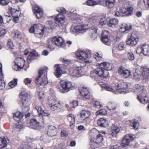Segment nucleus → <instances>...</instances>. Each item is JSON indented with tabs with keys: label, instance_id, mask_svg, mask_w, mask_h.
I'll use <instances>...</instances> for the list:
<instances>
[{
	"label": "nucleus",
	"instance_id": "nucleus-1",
	"mask_svg": "<svg viewBox=\"0 0 149 149\" xmlns=\"http://www.w3.org/2000/svg\"><path fill=\"white\" fill-rule=\"evenodd\" d=\"M100 67L91 71L90 75L91 77H95L98 76L102 78H108L109 75L108 70H111L112 64L110 63L104 62L100 64Z\"/></svg>",
	"mask_w": 149,
	"mask_h": 149
},
{
	"label": "nucleus",
	"instance_id": "nucleus-2",
	"mask_svg": "<svg viewBox=\"0 0 149 149\" xmlns=\"http://www.w3.org/2000/svg\"><path fill=\"white\" fill-rule=\"evenodd\" d=\"M149 78V68L139 67L134 73V79L137 81Z\"/></svg>",
	"mask_w": 149,
	"mask_h": 149
},
{
	"label": "nucleus",
	"instance_id": "nucleus-3",
	"mask_svg": "<svg viewBox=\"0 0 149 149\" xmlns=\"http://www.w3.org/2000/svg\"><path fill=\"white\" fill-rule=\"evenodd\" d=\"M76 55L77 58L83 62L84 65L92 62V61L90 59L91 57V53L89 50L86 51L78 50L76 52Z\"/></svg>",
	"mask_w": 149,
	"mask_h": 149
},
{
	"label": "nucleus",
	"instance_id": "nucleus-4",
	"mask_svg": "<svg viewBox=\"0 0 149 149\" xmlns=\"http://www.w3.org/2000/svg\"><path fill=\"white\" fill-rule=\"evenodd\" d=\"M64 45L63 39L61 37L56 36L48 40L47 46L50 49L53 50L55 49V46L63 47Z\"/></svg>",
	"mask_w": 149,
	"mask_h": 149
},
{
	"label": "nucleus",
	"instance_id": "nucleus-5",
	"mask_svg": "<svg viewBox=\"0 0 149 149\" xmlns=\"http://www.w3.org/2000/svg\"><path fill=\"white\" fill-rule=\"evenodd\" d=\"M135 91L137 94V99L141 103L144 104L147 102L148 99L146 97L147 92L143 86L137 85L136 86Z\"/></svg>",
	"mask_w": 149,
	"mask_h": 149
},
{
	"label": "nucleus",
	"instance_id": "nucleus-6",
	"mask_svg": "<svg viewBox=\"0 0 149 149\" xmlns=\"http://www.w3.org/2000/svg\"><path fill=\"white\" fill-rule=\"evenodd\" d=\"M45 122L43 117L36 116L31 119L29 127L34 129H39L43 127Z\"/></svg>",
	"mask_w": 149,
	"mask_h": 149
},
{
	"label": "nucleus",
	"instance_id": "nucleus-7",
	"mask_svg": "<svg viewBox=\"0 0 149 149\" xmlns=\"http://www.w3.org/2000/svg\"><path fill=\"white\" fill-rule=\"evenodd\" d=\"M47 69L48 68L45 67L40 71L39 76L36 78L35 81L37 85H46L48 84L47 78Z\"/></svg>",
	"mask_w": 149,
	"mask_h": 149
},
{
	"label": "nucleus",
	"instance_id": "nucleus-8",
	"mask_svg": "<svg viewBox=\"0 0 149 149\" xmlns=\"http://www.w3.org/2000/svg\"><path fill=\"white\" fill-rule=\"evenodd\" d=\"M21 94L22 97H21L22 98L19 104L24 110V111H26L27 112V111L29 110V106L30 104L28 98L30 97V94L28 93L22 92L21 93Z\"/></svg>",
	"mask_w": 149,
	"mask_h": 149
},
{
	"label": "nucleus",
	"instance_id": "nucleus-9",
	"mask_svg": "<svg viewBox=\"0 0 149 149\" xmlns=\"http://www.w3.org/2000/svg\"><path fill=\"white\" fill-rule=\"evenodd\" d=\"M85 72V67L81 65L74 66L69 70L70 74L72 76L79 77L83 75Z\"/></svg>",
	"mask_w": 149,
	"mask_h": 149
},
{
	"label": "nucleus",
	"instance_id": "nucleus-10",
	"mask_svg": "<svg viewBox=\"0 0 149 149\" xmlns=\"http://www.w3.org/2000/svg\"><path fill=\"white\" fill-rule=\"evenodd\" d=\"M41 27L40 25L34 24L31 27L29 31L30 33H34L35 36L38 38H41L43 36L45 30L44 28Z\"/></svg>",
	"mask_w": 149,
	"mask_h": 149
},
{
	"label": "nucleus",
	"instance_id": "nucleus-11",
	"mask_svg": "<svg viewBox=\"0 0 149 149\" xmlns=\"http://www.w3.org/2000/svg\"><path fill=\"white\" fill-rule=\"evenodd\" d=\"M48 104L51 109L53 111L60 109L62 107V104L52 97L49 98Z\"/></svg>",
	"mask_w": 149,
	"mask_h": 149
},
{
	"label": "nucleus",
	"instance_id": "nucleus-12",
	"mask_svg": "<svg viewBox=\"0 0 149 149\" xmlns=\"http://www.w3.org/2000/svg\"><path fill=\"white\" fill-rule=\"evenodd\" d=\"M60 85L63 90L62 91L63 93L67 92L74 88V86L70 82L65 80L61 81L60 82Z\"/></svg>",
	"mask_w": 149,
	"mask_h": 149
},
{
	"label": "nucleus",
	"instance_id": "nucleus-13",
	"mask_svg": "<svg viewBox=\"0 0 149 149\" xmlns=\"http://www.w3.org/2000/svg\"><path fill=\"white\" fill-rule=\"evenodd\" d=\"M79 91L81 95L83 100H89L91 97L89 89L87 88L84 87H80Z\"/></svg>",
	"mask_w": 149,
	"mask_h": 149
},
{
	"label": "nucleus",
	"instance_id": "nucleus-14",
	"mask_svg": "<svg viewBox=\"0 0 149 149\" xmlns=\"http://www.w3.org/2000/svg\"><path fill=\"white\" fill-rule=\"evenodd\" d=\"M139 36L135 32L132 33L131 36L126 41L127 45L133 46L137 44L139 41Z\"/></svg>",
	"mask_w": 149,
	"mask_h": 149
},
{
	"label": "nucleus",
	"instance_id": "nucleus-15",
	"mask_svg": "<svg viewBox=\"0 0 149 149\" xmlns=\"http://www.w3.org/2000/svg\"><path fill=\"white\" fill-rule=\"evenodd\" d=\"M134 138L131 134H127L123 137L120 144L121 146L125 147L129 145L130 142L133 140Z\"/></svg>",
	"mask_w": 149,
	"mask_h": 149
},
{
	"label": "nucleus",
	"instance_id": "nucleus-16",
	"mask_svg": "<svg viewBox=\"0 0 149 149\" xmlns=\"http://www.w3.org/2000/svg\"><path fill=\"white\" fill-rule=\"evenodd\" d=\"M136 53H142L145 55L149 54V45L143 44L140 45L137 48Z\"/></svg>",
	"mask_w": 149,
	"mask_h": 149
},
{
	"label": "nucleus",
	"instance_id": "nucleus-17",
	"mask_svg": "<svg viewBox=\"0 0 149 149\" xmlns=\"http://www.w3.org/2000/svg\"><path fill=\"white\" fill-rule=\"evenodd\" d=\"M110 33L107 31L104 30L102 33L101 40L102 42L105 45H109L111 42L109 39Z\"/></svg>",
	"mask_w": 149,
	"mask_h": 149
},
{
	"label": "nucleus",
	"instance_id": "nucleus-18",
	"mask_svg": "<svg viewBox=\"0 0 149 149\" xmlns=\"http://www.w3.org/2000/svg\"><path fill=\"white\" fill-rule=\"evenodd\" d=\"M24 59L21 58H17L15 61V65L13 68L16 70L21 69L24 65Z\"/></svg>",
	"mask_w": 149,
	"mask_h": 149
},
{
	"label": "nucleus",
	"instance_id": "nucleus-19",
	"mask_svg": "<svg viewBox=\"0 0 149 149\" xmlns=\"http://www.w3.org/2000/svg\"><path fill=\"white\" fill-rule=\"evenodd\" d=\"M88 28V26L86 25L79 24L72 27L71 29L74 32L82 33L85 32Z\"/></svg>",
	"mask_w": 149,
	"mask_h": 149
},
{
	"label": "nucleus",
	"instance_id": "nucleus-20",
	"mask_svg": "<svg viewBox=\"0 0 149 149\" xmlns=\"http://www.w3.org/2000/svg\"><path fill=\"white\" fill-rule=\"evenodd\" d=\"M133 8L132 7L126 8L122 6L120 9V11L122 13L123 16H128L131 15L133 12Z\"/></svg>",
	"mask_w": 149,
	"mask_h": 149
},
{
	"label": "nucleus",
	"instance_id": "nucleus-21",
	"mask_svg": "<svg viewBox=\"0 0 149 149\" xmlns=\"http://www.w3.org/2000/svg\"><path fill=\"white\" fill-rule=\"evenodd\" d=\"M103 138L101 134H99L97 135L96 137L91 140V147L92 148V146L94 144H99L101 143L103 141Z\"/></svg>",
	"mask_w": 149,
	"mask_h": 149
},
{
	"label": "nucleus",
	"instance_id": "nucleus-22",
	"mask_svg": "<svg viewBox=\"0 0 149 149\" xmlns=\"http://www.w3.org/2000/svg\"><path fill=\"white\" fill-rule=\"evenodd\" d=\"M128 85L125 83H119L117 86L116 93H122L125 92V90L127 88Z\"/></svg>",
	"mask_w": 149,
	"mask_h": 149
},
{
	"label": "nucleus",
	"instance_id": "nucleus-23",
	"mask_svg": "<svg viewBox=\"0 0 149 149\" xmlns=\"http://www.w3.org/2000/svg\"><path fill=\"white\" fill-rule=\"evenodd\" d=\"M101 5L107 6L108 8H112L114 6L115 0H100Z\"/></svg>",
	"mask_w": 149,
	"mask_h": 149
},
{
	"label": "nucleus",
	"instance_id": "nucleus-24",
	"mask_svg": "<svg viewBox=\"0 0 149 149\" xmlns=\"http://www.w3.org/2000/svg\"><path fill=\"white\" fill-rule=\"evenodd\" d=\"M131 25H128L126 24L123 23L120 26L119 31L121 32H125L126 33L128 32L132 29Z\"/></svg>",
	"mask_w": 149,
	"mask_h": 149
},
{
	"label": "nucleus",
	"instance_id": "nucleus-25",
	"mask_svg": "<svg viewBox=\"0 0 149 149\" xmlns=\"http://www.w3.org/2000/svg\"><path fill=\"white\" fill-rule=\"evenodd\" d=\"M68 120L70 122V127L71 129H73L75 125V117L74 115L69 114L67 116Z\"/></svg>",
	"mask_w": 149,
	"mask_h": 149
},
{
	"label": "nucleus",
	"instance_id": "nucleus-26",
	"mask_svg": "<svg viewBox=\"0 0 149 149\" xmlns=\"http://www.w3.org/2000/svg\"><path fill=\"white\" fill-rule=\"evenodd\" d=\"M38 19L40 18L43 15V12L42 10L38 6H36L34 8V12Z\"/></svg>",
	"mask_w": 149,
	"mask_h": 149
},
{
	"label": "nucleus",
	"instance_id": "nucleus-27",
	"mask_svg": "<svg viewBox=\"0 0 149 149\" xmlns=\"http://www.w3.org/2000/svg\"><path fill=\"white\" fill-rule=\"evenodd\" d=\"M35 108L37 110L39 114L37 116H39L40 117H43L44 116H47L50 115L49 113L45 111L39 106H36Z\"/></svg>",
	"mask_w": 149,
	"mask_h": 149
},
{
	"label": "nucleus",
	"instance_id": "nucleus-28",
	"mask_svg": "<svg viewBox=\"0 0 149 149\" xmlns=\"http://www.w3.org/2000/svg\"><path fill=\"white\" fill-rule=\"evenodd\" d=\"M97 29L95 27L92 26L89 29V38L92 40H95L97 37L96 31Z\"/></svg>",
	"mask_w": 149,
	"mask_h": 149
},
{
	"label": "nucleus",
	"instance_id": "nucleus-29",
	"mask_svg": "<svg viewBox=\"0 0 149 149\" xmlns=\"http://www.w3.org/2000/svg\"><path fill=\"white\" fill-rule=\"evenodd\" d=\"M55 19L56 24H63L64 22L65 17L62 14H58L55 17Z\"/></svg>",
	"mask_w": 149,
	"mask_h": 149
},
{
	"label": "nucleus",
	"instance_id": "nucleus-30",
	"mask_svg": "<svg viewBox=\"0 0 149 149\" xmlns=\"http://www.w3.org/2000/svg\"><path fill=\"white\" fill-rule=\"evenodd\" d=\"M47 133L49 136H52L56 135L57 131L56 127L53 126H50L49 127Z\"/></svg>",
	"mask_w": 149,
	"mask_h": 149
},
{
	"label": "nucleus",
	"instance_id": "nucleus-31",
	"mask_svg": "<svg viewBox=\"0 0 149 149\" xmlns=\"http://www.w3.org/2000/svg\"><path fill=\"white\" fill-rule=\"evenodd\" d=\"M23 116V113L20 111H17L13 113V118L17 121H21Z\"/></svg>",
	"mask_w": 149,
	"mask_h": 149
},
{
	"label": "nucleus",
	"instance_id": "nucleus-32",
	"mask_svg": "<svg viewBox=\"0 0 149 149\" xmlns=\"http://www.w3.org/2000/svg\"><path fill=\"white\" fill-rule=\"evenodd\" d=\"M120 131V129L119 127L113 125L111 128V135L113 137H115Z\"/></svg>",
	"mask_w": 149,
	"mask_h": 149
},
{
	"label": "nucleus",
	"instance_id": "nucleus-33",
	"mask_svg": "<svg viewBox=\"0 0 149 149\" xmlns=\"http://www.w3.org/2000/svg\"><path fill=\"white\" fill-rule=\"evenodd\" d=\"M90 114V112L88 110H83L81 111L80 118L84 120L87 118Z\"/></svg>",
	"mask_w": 149,
	"mask_h": 149
},
{
	"label": "nucleus",
	"instance_id": "nucleus-34",
	"mask_svg": "<svg viewBox=\"0 0 149 149\" xmlns=\"http://www.w3.org/2000/svg\"><path fill=\"white\" fill-rule=\"evenodd\" d=\"M54 68L55 69V75L58 78L60 77L62 74V71L60 68L59 65L58 64L54 66Z\"/></svg>",
	"mask_w": 149,
	"mask_h": 149
},
{
	"label": "nucleus",
	"instance_id": "nucleus-35",
	"mask_svg": "<svg viewBox=\"0 0 149 149\" xmlns=\"http://www.w3.org/2000/svg\"><path fill=\"white\" fill-rule=\"evenodd\" d=\"M97 124L99 126L105 127L108 125V121L106 119L100 118L97 121Z\"/></svg>",
	"mask_w": 149,
	"mask_h": 149
},
{
	"label": "nucleus",
	"instance_id": "nucleus-36",
	"mask_svg": "<svg viewBox=\"0 0 149 149\" xmlns=\"http://www.w3.org/2000/svg\"><path fill=\"white\" fill-rule=\"evenodd\" d=\"M118 21V19L113 18L110 19L108 23L109 26L112 27H115L117 25Z\"/></svg>",
	"mask_w": 149,
	"mask_h": 149
},
{
	"label": "nucleus",
	"instance_id": "nucleus-37",
	"mask_svg": "<svg viewBox=\"0 0 149 149\" xmlns=\"http://www.w3.org/2000/svg\"><path fill=\"white\" fill-rule=\"evenodd\" d=\"M99 132L95 128H93L91 130L89 133V136L91 137V140L98 135Z\"/></svg>",
	"mask_w": 149,
	"mask_h": 149
},
{
	"label": "nucleus",
	"instance_id": "nucleus-38",
	"mask_svg": "<svg viewBox=\"0 0 149 149\" xmlns=\"http://www.w3.org/2000/svg\"><path fill=\"white\" fill-rule=\"evenodd\" d=\"M7 143L6 138L0 137V148H3L6 147Z\"/></svg>",
	"mask_w": 149,
	"mask_h": 149
},
{
	"label": "nucleus",
	"instance_id": "nucleus-39",
	"mask_svg": "<svg viewBox=\"0 0 149 149\" xmlns=\"http://www.w3.org/2000/svg\"><path fill=\"white\" fill-rule=\"evenodd\" d=\"M117 106L116 104L112 102H109L107 104V107L108 109L110 110H115Z\"/></svg>",
	"mask_w": 149,
	"mask_h": 149
},
{
	"label": "nucleus",
	"instance_id": "nucleus-40",
	"mask_svg": "<svg viewBox=\"0 0 149 149\" xmlns=\"http://www.w3.org/2000/svg\"><path fill=\"white\" fill-rule=\"evenodd\" d=\"M127 57L128 59L131 61L134 60L135 58L133 53L131 51L127 53Z\"/></svg>",
	"mask_w": 149,
	"mask_h": 149
},
{
	"label": "nucleus",
	"instance_id": "nucleus-41",
	"mask_svg": "<svg viewBox=\"0 0 149 149\" xmlns=\"http://www.w3.org/2000/svg\"><path fill=\"white\" fill-rule=\"evenodd\" d=\"M37 56V54L34 52H32L30 53L28 57V59L29 60H33Z\"/></svg>",
	"mask_w": 149,
	"mask_h": 149
},
{
	"label": "nucleus",
	"instance_id": "nucleus-42",
	"mask_svg": "<svg viewBox=\"0 0 149 149\" xmlns=\"http://www.w3.org/2000/svg\"><path fill=\"white\" fill-rule=\"evenodd\" d=\"M16 10H17L15 8H9L8 9V12L9 13L7 15H5L6 16L10 17V15H14Z\"/></svg>",
	"mask_w": 149,
	"mask_h": 149
},
{
	"label": "nucleus",
	"instance_id": "nucleus-43",
	"mask_svg": "<svg viewBox=\"0 0 149 149\" xmlns=\"http://www.w3.org/2000/svg\"><path fill=\"white\" fill-rule=\"evenodd\" d=\"M18 79H15L11 81L9 83V86L11 88L14 87L15 86L17 85Z\"/></svg>",
	"mask_w": 149,
	"mask_h": 149
},
{
	"label": "nucleus",
	"instance_id": "nucleus-44",
	"mask_svg": "<svg viewBox=\"0 0 149 149\" xmlns=\"http://www.w3.org/2000/svg\"><path fill=\"white\" fill-rule=\"evenodd\" d=\"M126 70L123 68L122 67H120L118 69V73L120 75L123 76Z\"/></svg>",
	"mask_w": 149,
	"mask_h": 149
},
{
	"label": "nucleus",
	"instance_id": "nucleus-45",
	"mask_svg": "<svg viewBox=\"0 0 149 149\" xmlns=\"http://www.w3.org/2000/svg\"><path fill=\"white\" fill-rule=\"evenodd\" d=\"M7 46L10 49L14 48V45H13V42L10 39H9L7 42Z\"/></svg>",
	"mask_w": 149,
	"mask_h": 149
},
{
	"label": "nucleus",
	"instance_id": "nucleus-46",
	"mask_svg": "<svg viewBox=\"0 0 149 149\" xmlns=\"http://www.w3.org/2000/svg\"><path fill=\"white\" fill-rule=\"evenodd\" d=\"M123 77L127 78L129 77L131 74V71L130 70H126Z\"/></svg>",
	"mask_w": 149,
	"mask_h": 149
},
{
	"label": "nucleus",
	"instance_id": "nucleus-47",
	"mask_svg": "<svg viewBox=\"0 0 149 149\" xmlns=\"http://www.w3.org/2000/svg\"><path fill=\"white\" fill-rule=\"evenodd\" d=\"M10 1V0H0V5L1 6L7 5Z\"/></svg>",
	"mask_w": 149,
	"mask_h": 149
},
{
	"label": "nucleus",
	"instance_id": "nucleus-48",
	"mask_svg": "<svg viewBox=\"0 0 149 149\" xmlns=\"http://www.w3.org/2000/svg\"><path fill=\"white\" fill-rule=\"evenodd\" d=\"M106 113V110L104 109L100 110L99 111H97L96 114V115L101 114L102 115H105Z\"/></svg>",
	"mask_w": 149,
	"mask_h": 149
},
{
	"label": "nucleus",
	"instance_id": "nucleus-49",
	"mask_svg": "<svg viewBox=\"0 0 149 149\" xmlns=\"http://www.w3.org/2000/svg\"><path fill=\"white\" fill-rule=\"evenodd\" d=\"M96 18V17H93L92 16H89L87 19V20L88 22H95V19Z\"/></svg>",
	"mask_w": 149,
	"mask_h": 149
},
{
	"label": "nucleus",
	"instance_id": "nucleus-50",
	"mask_svg": "<svg viewBox=\"0 0 149 149\" xmlns=\"http://www.w3.org/2000/svg\"><path fill=\"white\" fill-rule=\"evenodd\" d=\"M17 122V123H16L15 125V127L17 128H22L23 127L22 122L21 121Z\"/></svg>",
	"mask_w": 149,
	"mask_h": 149
},
{
	"label": "nucleus",
	"instance_id": "nucleus-51",
	"mask_svg": "<svg viewBox=\"0 0 149 149\" xmlns=\"http://www.w3.org/2000/svg\"><path fill=\"white\" fill-rule=\"evenodd\" d=\"M118 49L120 50H122L124 48V43L123 42H120L118 46Z\"/></svg>",
	"mask_w": 149,
	"mask_h": 149
},
{
	"label": "nucleus",
	"instance_id": "nucleus-52",
	"mask_svg": "<svg viewBox=\"0 0 149 149\" xmlns=\"http://www.w3.org/2000/svg\"><path fill=\"white\" fill-rule=\"evenodd\" d=\"M139 126V124L138 122H134L131 124V126L134 129H137Z\"/></svg>",
	"mask_w": 149,
	"mask_h": 149
},
{
	"label": "nucleus",
	"instance_id": "nucleus-53",
	"mask_svg": "<svg viewBox=\"0 0 149 149\" xmlns=\"http://www.w3.org/2000/svg\"><path fill=\"white\" fill-rule=\"evenodd\" d=\"M57 11L58 12L64 14L66 12L65 9L63 8L60 7L58 8L57 9Z\"/></svg>",
	"mask_w": 149,
	"mask_h": 149
},
{
	"label": "nucleus",
	"instance_id": "nucleus-54",
	"mask_svg": "<svg viewBox=\"0 0 149 149\" xmlns=\"http://www.w3.org/2000/svg\"><path fill=\"white\" fill-rule=\"evenodd\" d=\"M95 56H96L95 58L97 60L100 61L102 58V55L101 54H99L97 52L95 54Z\"/></svg>",
	"mask_w": 149,
	"mask_h": 149
},
{
	"label": "nucleus",
	"instance_id": "nucleus-55",
	"mask_svg": "<svg viewBox=\"0 0 149 149\" xmlns=\"http://www.w3.org/2000/svg\"><path fill=\"white\" fill-rule=\"evenodd\" d=\"M78 105V102L77 101H74L70 104V106L71 107L75 108Z\"/></svg>",
	"mask_w": 149,
	"mask_h": 149
},
{
	"label": "nucleus",
	"instance_id": "nucleus-56",
	"mask_svg": "<svg viewBox=\"0 0 149 149\" xmlns=\"http://www.w3.org/2000/svg\"><path fill=\"white\" fill-rule=\"evenodd\" d=\"M85 4L90 6L95 5L93 0H88L85 3Z\"/></svg>",
	"mask_w": 149,
	"mask_h": 149
},
{
	"label": "nucleus",
	"instance_id": "nucleus-57",
	"mask_svg": "<svg viewBox=\"0 0 149 149\" xmlns=\"http://www.w3.org/2000/svg\"><path fill=\"white\" fill-rule=\"evenodd\" d=\"M94 107L97 108H99L101 107V105L99 102L95 101L94 104Z\"/></svg>",
	"mask_w": 149,
	"mask_h": 149
},
{
	"label": "nucleus",
	"instance_id": "nucleus-58",
	"mask_svg": "<svg viewBox=\"0 0 149 149\" xmlns=\"http://www.w3.org/2000/svg\"><path fill=\"white\" fill-rule=\"evenodd\" d=\"M107 22V20L105 18H102L101 19L100 21V24L102 25L103 26Z\"/></svg>",
	"mask_w": 149,
	"mask_h": 149
},
{
	"label": "nucleus",
	"instance_id": "nucleus-59",
	"mask_svg": "<svg viewBox=\"0 0 149 149\" xmlns=\"http://www.w3.org/2000/svg\"><path fill=\"white\" fill-rule=\"evenodd\" d=\"M31 80L28 78H26L24 80V82L26 85L30 84L31 82Z\"/></svg>",
	"mask_w": 149,
	"mask_h": 149
},
{
	"label": "nucleus",
	"instance_id": "nucleus-60",
	"mask_svg": "<svg viewBox=\"0 0 149 149\" xmlns=\"http://www.w3.org/2000/svg\"><path fill=\"white\" fill-rule=\"evenodd\" d=\"M15 36V38H20L21 37V34L18 31H16L14 32Z\"/></svg>",
	"mask_w": 149,
	"mask_h": 149
},
{
	"label": "nucleus",
	"instance_id": "nucleus-61",
	"mask_svg": "<svg viewBox=\"0 0 149 149\" xmlns=\"http://www.w3.org/2000/svg\"><path fill=\"white\" fill-rule=\"evenodd\" d=\"M114 15L116 16H117L118 17H123L122 14V13H121V12H120L118 11H116L115 12Z\"/></svg>",
	"mask_w": 149,
	"mask_h": 149
},
{
	"label": "nucleus",
	"instance_id": "nucleus-62",
	"mask_svg": "<svg viewBox=\"0 0 149 149\" xmlns=\"http://www.w3.org/2000/svg\"><path fill=\"white\" fill-rule=\"evenodd\" d=\"M62 62L63 63H65V64H69L71 62V61L65 58H63L62 59Z\"/></svg>",
	"mask_w": 149,
	"mask_h": 149
},
{
	"label": "nucleus",
	"instance_id": "nucleus-63",
	"mask_svg": "<svg viewBox=\"0 0 149 149\" xmlns=\"http://www.w3.org/2000/svg\"><path fill=\"white\" fill-rule=\"evenodd\" d=\"M6 32V30L2 29L0 32V37L3 36Z\"/></svg>",
	"mask_w": 149,
	"mask_h": 149
},
{
	"label": "nucleus",
	"instance_id": "nucleus-64",
	"mask_svg": "<svg viewBox=\"0 0 149 149\" xmlns=\"http://www.w3.org/2000/svg\"><path fill=\"white\" fill-rule=\"evenodd\" d=\"M21 13L20 11L17 10L15 13H14V15H12L13 17H17L18 16L20 15Z\"/></svg>",
	"mask_w": 149,
	"mask_h": 149
}]
</instances>
